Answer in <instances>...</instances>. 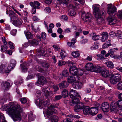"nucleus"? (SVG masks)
<instances>
[{
	"label": "nucleus",
	"instance_id": "1",
	"mask_svg": "<svg viewBox=\"0 0 122 122\" xmlns=\"http://www.w3.org/2000/svg\"><path fill=\"white\" fill-rule=\"evenodd\" d=\"M4 108L7 111L8 114L11 117L14 121L21 120L20 114L22 109L19 104H17L14 106L10 104L6 105L4 106Z\"/></svg>",
	"mask_w": 122,
	"mask_h": 122
},
{
	"label": "nucleus",
	"instance_id": "2",
	"mask_svg": "<svg viewBox=\"0 0 122 122\" xmlns=\"http://www.w3.org/2000/svg\"><path fill=\"white\" fill-rule=\"evenodd\" d=\"M42 99L41 98V99H35V104L40 109L43 108V111L45 108H46L49 105L48 103L46 101H44L42 100Z\"/></svg>",
	"mask_w": 122,
	"mask_h": 122
},
{
	"label": "nucleus",
	"instance_id": "3",
	"mask_svg": "<svg viewBox=\"0 0 122 122\" xmlns=\"http://www.w3.org/2000/svg\"><path fill=\"white\" fill-rule=\"evenodd\" d=\"M121 80V77L120 75L118 74H112L110 78V83L113 84H115Z\"/></svg>",
	"mask_w": 122,
	"mask_h": 122
},
{
	"label": "nucleus",
	"instance_id": "4",
	"mask_svg": "<svg viewBox=\"0 0 122 122\" xmlns=\"http://www.w3.org/2000/svg\"><path fill=\"white\" fill-rule=\"evenodd\" d=\"M121 80V77L120 75L118 74H112L110 78V83L113 84H115Z\"/></svg>",
	"mask_w": 122,
	"mask_h": 122
},
{
	"label": "nucleus",
	"instance_id": "5",
	"mask_svg": "<svg viewBox=\"0 0 122 122\" xmlns=\"http://www.w3.org/2000/svg\"><path fill=\"white\" fill-rule=\"evenodd\" d=\"M121 80V77L120 75L118 74H112L110 78V83L113 84H115Z\"/></svg>",
	"mask_w": 122,
	"mask_h": 122
},
{
	"label": "nucleus",
	"instance_id": "6",
	"mask_svg": "<svg viewBox=\"0 0 122 122\" xmlns=\"http://www.w3.org/2000/svg\"><path fill=\"white\" fill-rule=\"evenodd\" d=\"M107 8V12L108 14L110 16H114L116 14L117 8L115 6L111 4L108 5Z\"/></svg>",
	"mask_w": 122,
	"mask_h": 122
},
{
	"label": "nucleus",
	"instance_id": "7",
	"mask_svg": "<svg viewBox=\"0 0 122 122\" xmlns=\"http://www.w3.org/2000/svg\"><path fill=\"white\" fill-rule=\"evenodd\" d=\"M81 17L83 20L86 22H90L92 20L91 15L89 13H86L84 12L82 13Z\"/></svg>",
	"mask_w": 122,
	"mask_h": 122
},
{
	"label": "nucleus",
	"instance_id": "8",
	"mask_svg": "<svg viewBox=\"0 0 122 122\" xmlns=\"http://www.w3.org/2000/svg\"><path fill=\"white\" fill-rule=\"evenodd\" d=\"M93 14L95 15V17H98L102 14V15H103L105 14V13L104 12H102L101 11L100 12L99 7L96 5H93Z\"/></svg>",
	"mask_w": 122,
	"mask_h": 122
},
{
	"label": "nucleus",
	"instance_id": "9",
	"mask_svg": "<svg viewBox=\"0 0 122 122\" xmlns=\"http://www.w3.org/2000/svg\"><path fill=\"white\" fill-rule=\"evenodd\" d=\"M16 64V61L14 59L11 60L7 67L6 71L9 72L13 69L15 67Z\"/></svg>",
	"mask_w": 122,
	"mask_h": 122
},
{
	"label": "nucleus",
	"instance_id": "10",
	"mask_svg": "<svg viewBox=\"0 0 122 122\" xmlns=\"http://www.w3.org/2000/svg\"><path fill=\"white\" fill-rule=\"evenodd\" d=\"M43 112H46L47 117L51 119L53 116V114L55 113H56L57 111H55L54 112L53 110H49L48 109H44Z\"/></svg>",
	"mask_w": 122,
	"mask_h": 122
},
{
	"label": "nucleus",
	"instance_id": "11",
	"mask_svg": "<svg viewBox=\"0 0 122 122\" xmlns=\"http://www.w3.org/2000/svg\"><path fill=\"white\" fill-rule=\"evenodd\" d=\"M46 78L43 76L40 75L39 76L38 81L37 83L41 85H43L46 83Z\"/></svg>",
	"mask_w": 122,
	"mask_h": 122
},
{
	"label": "nucleus",
	"instance_id": "12",
	"mask_svg": "<svg viewBox=\"0 0 122 122\" xmlns=\"http://www.w3.org/2000/svg\"><path fill=\"white\" fill-rule=\"evenodd\" d=\"M84 107L83 104L81 102L75 106L74 108L75 112H79L81 109H83Z\"/></svg>",
	"mask_w": 122,
	"mask_h": 122
},
{
	"label": "nucleus",
	"instance_id": "13",
	"mask_svg": "<svg viewBox=\"0 0 122 122\" xmlns=\"http://www.w3.org/2000/svg\"><path fill=\"white\" fill-rule=\"evenodd\" d=\"M109 105L107 102H103L102 105V109L104 112H107L109 110Z\"/></svg>",
	"mask_w": 122,
	"mask_h": 122
},
{
	"label": "nucleus",
	"instance_id": "14",
	"mask_svg": "<svg viewBox=\"0 0 122 122\" xmlns=\"http://www.w3.org/2000/svg\"><path fill=\"white\" fill-rule=\"evenodd\" d=\"M70 97L71 98H74L77 97H80V96L79 94L76 91L73 89L71 90L70 91Z\"/></svg>",
	"mask_w": 122,
	"mask_h": 122
},
{
	"label": "nucleus",
	"instance_id": "15",
	"mask_svg": "<svg viewBox=\"0 0 122 122\" xmlns=\"http://www.w3.org/2000/svg\"><path fill=\"white\" fill-rule=\"evenodd\" d=\"M107 20L109 24L110 25H114L117 22V20L114 17V16L112 17H109L107 18Z\"/></svg>",
	"mask_w": 122,
	"mask_h": 122
},
{
	"label": "nucleus",
	"instance_id": "16",
	"mask_svg": "<svg viewBox=\"0 0 122 122\" xmlns=\"http://www.w3.org/2000/svg\"><path fill=\"white\" fill-rule=\"evenodd\" d=\"M10 94L7 92H5L4 93V95L1 98L0 100L1 103H3L7 101V99L9 98L10 97Z\"/></svg>",
	"mask_w": 122,
	"mask_h": 122
},
{
	"label": "nucleus",
	"instance_id": "17",
	"mask_svg": "<svg viewBox=\"0 0 122 122\" xmlns=\"http://www.w3.org/2000/svg\"><path fill=\"white\" fill-rule=\"evenodd\" d=\"M98 112V110L97 107H91L90 110L89 114L92 116H94L97 114Z\"/></svg>",
	"mask_w": 122,
	"mask_h": 122
},
{
	"label": "nucleus",
	"instance_id": "18",
	"mask_svg": "<svg viewBox=\"0 0 122 122\" xmlns=\"http://www.w3.org/2000/svg\"><path fill=\"white\" fill-rule=\"evenodd\" d=\"M82 83L79 81H77L73 83L72 86L74 88L79 89L82 86Z\"/></svg>",
	"mask_w": 122,
	"mask_h": 122
},
{
	"label": "nucleus",
	"instance_id": "19",
	"mask_svg": "<svg viewBox=\"0 0 122 122\" xmlns=\"http://www.w3.org/2000/svg\"><path fill=\"white\" fill-rule=\"evenodd\" d=\"M68 84L66 81H63L59 84V86L61 89L65 88L68 86Z\"/></svg>",
	"mask_w": 122,
	"mask_h": 122
},
{
	"label": "nucleus",
	"instance_id": "20",
	"mask_svg": "<svg viewBox=\"0 0 122 122\" xmlns=\"http://www.w3.org/2000/svg\"><path fill=\"white\" fill-rule=\"evenodd\" d=\"M77 71L76 67L74 66H71L69 68L70 73L72 75L76 74V72Z\"/></svg>",
	"mask_w": 122,
	"mask_h": 122
},
{
	"label": "nucleus",
	"instance_id": "21",
	"mask_svg": "<svg viewBox=\"0 0 122 122\" xmlns=\"http://www.w3.org/2000/svg\"><path fill=\"white\" fill-rule=\"evenodd\" d=\"M21 69L23 72L26 71L27 70V67L29 66L28 63L24 62L23 64H21Z\"/></svg>",
	"mask_w": 122,
	"mask_h": 122
},
{
	"label": "nucleus",
	"instance_id": "22",
	"mask_svg": "<svg viewBox=\"0 0 122 122\" xmlns=\"http://www.w3.org/2000/svg\"><path fill=\"white\" fill-rule=\"evenodd\" d=\"M76 80V78L73 76H70L67 78V82L70 83H72Z\"/></svg>",
	"mask_w": 122,
	"mask_h": 122
},
{
	"label": "nucleus",
	"instance_id": "23",
	"mask_svg": "<svg viewBox=\"0 0 122 122\" xmlns=\"http://www.w3.org/2000/svg\"><path fill=\"white\" fill-rule=\"evenodd\" d=\"M13 82H10V83L5 81L3 84V86L4 87L5 90H8L13 84Z\"/></svg>",
	"mask_w": 122,
	"mask_h": 122
},
{
	"label": "nucleus",
	"instance_id": "24",
	"mask_svg": "<svg viewBox=\"0 0 122 122\" xmlns=\"http://www.w3.org/2000/svg\"><path fill=\"white\" fill-rule=\"evenodd\" d=\"M102 37L101 40L102 42H105L108 39V33L106 32H103L102 34Z\"/></svg>",
	"mask_w": 122,
	"mask_h": 122
},
{
	"label": "nucleus",
	"instance_id": "25",
	"mask_svg": "<svg viewBox=\"0 0 122 122\" xmlns=\"http://www.w3.org/2000/svg\"><path fill=\"white\" fill-rule=\"evenodd\" d=\"M36 95L37 98L36 99H41V98H43V97L44 96L43 93L40 90H37L36 93Z\"/></svg>",
	"mask_w": 122,
	"mask_h": 122
},
{
	"label": "nucleus",
	"instance_id": "26",
	"mask_svg": "<svg viewBox=\"0 0 122 122\" xmlns=\"http://www.w3.org/2000/svg\"><path fill=\"white\" fill-rule=\"evenodd\" d=\"M24 33L27 39H31L33 38V35L29 31H25Z\"/></svg>",
	"mask_w": 122,
	"mask_h": 122
},
{
	"label": "nucleus",
	"instance_id": "27",
	"mask_svg": "<svg viewBox=\"0 0 122 122\" xmlns=\"http://www.w3.org/2000/svg\"><path fill=\"white\" fill-rule=\"evenodd\" d=\"M94 66L92 63H88L86 65L85 67L87 70L90 71L93 70Z\"/></svg>",
	"mask_w": 122,
	"mask_h": 122
},
{
	"label": "nucleus",
	"instance_id": "28",
	"mask_svg": "<svg viewBox=\"0 0 122 122\" xmlns=\"http://www.w3.org/2000/svg\"><path fill=\"white\" fill-rule=\"evenodd\" d=\"M42 91L44 93L46 97H47L49 95V92L50 90L49 88L45 87L42 89Z\"/></svg>",
	"mask_w": 122,
	"mask_h": 122
},
{
	"label": "nucleus",
	"instance_id": "29",
	"mask_svg": "<svg viewBox=\"0 0 122 122\" xmlns=\"http://www.w3.org/2000/svg\"><path fill=\"white\" fill-rule=\"evenodd\" d=\"M101 74L102 76L105 78L109 77L110 75L109 71L106 69L103 70Z\"/></svg>",
	"mask_w": 122,
	"mask_h": 122
},
{
	"label": "nucleus",
	"instance_id": "30",
	"mask_svg": "<svg viewBox=\"0 0 122 122\" xmlns=\"http://www.w3.org/2000/svg\"><path fill=\"white\" fill-rule=\"evenodd\" d=\"M107 66L110 68H113L114 67V64L111 61H108L105 63Z\"/></svg>",
	"mask_w": 122,
	"mask_h": 122
},
{
	"label": "nucleus",
	"instance_id": "31",
	"mask_svg": "<svg viewBox=\"0 0 122 122\" xmlns=\"http://www.w3.org/2000/svg\"><path fill=\"white\" fill-rule=\"evenodd\" d=\"M61 95L64 98H66L68 97V92L67 90L66 89H64L62 91Z\"/></svg>",
	"mask_w": 122,
	"mask_h": 122
},
{
	"label": "nucleus",
	"instance_id": "32",
	"mask_svg": "<svg viewBox=\"0 0 122 122\" xmlns=\"http://www.w3.org/2000/svg\"><path fill=\"white\" fill-rule=\"evenodd\" d=\"M15 26L18 27H20L22 25V23L21 21L18 19L13 23Z\"/></svg>",
	"mask_w": 122,
	"mask_h": 122
},
{
	"label": "nucleus",
	"instance_id": "33",
	"mask_svg": "<svg viewBox=\"0 0 122 122\" xmlns=\"http://www.w3.org/2000/svg\"><path fill=\"white\" fill-rule=\"evenodd\" d=\"M41 65L43 67L45 68L46 69H48L50 66L49 64L46 61H44L42 62L41 64Z\"/></svg>",
	"mask_w": 122,
	"mask_h": 122
},
{
	"label": "nucleus",
	"instance_id": "34",
	"mask_svg": "<svg viewBox=\"0 0 122 122\" xmlns=\"http://www.w3.org/2000/svg\"><path fill=\"white\" fill-rule=\"evenodd\" d=\"M90 108L88 106L85 107L83 110L84 114L85 115H87L89 113Z\"/></svg>",
	"mask_w": 122,
	"mask_h": 122
},
{
	"label": "nucleus",
	"instance_id": "35",
	"mask_svg": "<svg viewBox=\"0 0 122 122\" xmlns=\"http://www.w3.org/2000/svg\"><path fill=\"white\" fill-rule=\"evenodd\" d=\"M101 68L98 66H94L93 70V71L97 73L101 71Z\"/></svg>",
	"mask_w": 122,
	"mask_h": 122
},
{
	"label": "nucleus",
	"instance_id": "36",
	"mask_svg": "<svg viewBox=\"0 0 122 122\" xmlns=\"http://www.w3.org/2000/svg\"><path fill=\"white\" fill-rule=\"evenodd\" d=\"M29 42L33 46L36 45L38 44V41L35 39L29 41Z\"/></svg>",
	"mask_w": 122,
	"mask_h": 122
},
{
	"label": "nucleus",
	"instance_id": "37",
	"mask_svg": "<svg viewBox=\"0 0 122 122\" xmlns=\"http://www.w3.org/2000/svg\"><path fill=\"white\" fill-rule=\"evenodd\" d=\"M102 15V14L101 15H100L98 17H96L97 19V22L100 24H101V23L103 21L104 19L103 18L101 17V16Z\"/></svg>",
	"mask_w": 122,
	"mask_h": 122
},
{
	"label": "nucleus",
	"instance_id": "38",
	"mask_svg": "<svg viewBox=\"0 0 122 122\" xmlns=\"http://www.w3.org/2000/svg\"><path fill=\"white\" fill-rule=\"evenodd\" d=\"M80 52L79 51H74L72 53V55L75 58H76L79 56Z\"/></svg>",
	"mask_w": 122,
	"mask_h": 122
},
{
	"label": "nucleus",
	"instance_id": "39",
	"mask_svg": "<svg viewBox=\"0 0 122 122\" xmlns=\"http://www.w3.org/2000/svg\"><path fill=\"white\" fill-rule=\"evenodd\" d=\"M35 67L37 71L39 72L44 73L46 71L44 69L42 68L39 66L38 65L36 66Z\"/></svg>",
	"mask_w": 122,
	"mask_h": 122
},
{
	"label": "nucleus",
	"instance_id": "40",
	"mask_svg": "<svg viewBox=\"0 0 122 122\" xmlns=\"http://www.w3.org/2000/svg\"><path fill=\"white\" fill-rule=\"evenodd\" d=\"M72 103L74 104L78 103L80 102L79 99L77 97H76L74 98H72Z\"/></svg>",
	"mask_w": 122,
	"mask_h": 122
},
{
	"label": "nucleus",
	"instance_id": "41",
	"mask_svg": "<svg viewBox=\"0 0 122 122\" xmlns=\"http://www.w3.org/2000/svg\"><path fill=\"white\" fill-rule=\"evenodd\" d=\"M62 75L65 77H67L69 75L68 71L66 69L62 71Z\"/></svg>",
	"mask_w": 122,
	"mask_h": 122
},
{
	"label": "nucleus",
	"instance_id": "42",
	"mask_svg": "<svg viewBox=\"0 0 122 122\" xmlns=\"http://www.w3.org/2000/svg\"><path fill=\"white\" fill-rule=\"evenodd\" d=\"M83 73V72L82 70L81 69H77V71L76 72V75L77 76H82Z\"/></svg>",
	"mask_w": 122,
	"mask_h": 122
},
{
	"label": "nucleus",
	"instance_id": "43",
	"mask_svg": "<svg viewBox=\"0 0 122 122\" xmlns=\"http://www.w3.org/2000/svg\"><path fill=\"white\" fill-rule=\"evenodd\" d=\"M117 14L118 18L121 20H122V9L119 10L117 13Z\"/></svg>",
	"mask_w": 122,
	"mask_h": 122
},
{
	"label": "nucleus",
	"instance_id": "44",
	"mask_svg": "<svg viewBox=\"0 0 122 122\" xmlns=\"http://www.w3.org/2000/svg\"><path fill=\"white\" fill-rule=\"evenodd\" d=\"M51 119V122H57L58 121V117L56 116L53 115Z\"/></svg>",
	"mask_w": 122,
	"mask_h": 122
},
{
	"label": "nucleus",
	"instance_id": "45",
	"mask_svg": "<svg viewBox=\"0 0 122 122\" xmlns=\"http://www.w3.org/2000/svg\"><path fill=\"white\" fill-rule=\"evenodd\" d=\"M110 56L112 58L121 59V56H120L119 55L112 54Z\"/></svg>",
	"mask_w": 122,
	"mask_h": 122
},
{
	"label": "nucleus",
	"instance_id": "46",
	"mask_svg": "<svg viewBox=\"0 0 122 122\" xmlns=\"http://www.w3.org/2000/svg\"><path fill=\"white\" fill-rule=\"evenodd\" d=\"M111 110L112 111H114L116 110V107L115 103L112 102H111L110 105Z\"/></svg>",
	"mask_w": 122,
	"mask_h": 122
},
{
	"label": "nucleus",
	"instance_id": "47",
	"mask_svg": "<svg viewBox=\"0 0 122 122\" xmlns=\"http://www.w3.org/2000/svg\"><path fill=\"white\" fill-rule=\"evenodd\" d=\"M116 104L119 109L122 108V100H119L116 102Z\"/></svg>",
	"mask_w": 122,
	"mask_h": 122
},
{
	"label": "nucleus",
	"instance_id": "48",
	"mask_svg": "<svg viewBox=\"0 0 122 122\" xmlns=\"http://www.w3.org/2000/svg\"><path fill=\"white\" fill-rule=\"evenodd\" d=\"M66 53L64 51L61 50V51L60 56L61 59H63L65 58L66 56Z\"/></svg>",
	"mask_w": 122,
	"mask_h": 122
},
{
	"label": "nucleus",
	"instance_id": "49",
	"mask_svg": "<svg viewBox=\"0 0 122 122\" xmlns=\"http://www.w3.org/2000/svg\"><path fill=\"white\" fill-rule=\"evenodd\" d=\"M18 19V18L15 16V15L10 17L11 21L12 23Z\"/></svg>",
	"mask_w": 122,
	"mask_h": 122
},
{
	"label": "nucleus",
	"instance_id": "50",
	"mask_svg": "<svg viewBox=\"0 0 122 122\" xmlns=\"http://www.w3.org/2000/svg\"><path fill=\"white\" fill-rule=\"evenodd\" d=\"M122 32L120 30H118L117 33L116 34V36L120 39L122 38V35L121 34Z\"/></svg>",
	"mask_w": 122,
	"mask_h": 122
},
{
	"label": "nucleus",
	"instance_id": "51",
	"mask_svg": "<svg viewBox=\"0 0 122 122\" xmlns=\"http://www.w3.org/2000/svg\"><path fill=\"white\" fill-rule=\"evenodd\" d=\"M6 45L4 44L1 46V51L3 52H4L7 50V47Z\"/></svg>",
	"mask_w": 122,
	"mask_h": 122
},
{
	"label": "nucleus",
	"instance_id": "52",
	"mask_svg": "<svg viewBox=\"0 0 122 122\" xmlns=\"http://www.w3.org/2000/svg\"><path fill=\"white\" fill-rule=\"evenodd\" d=\"M118 50L117 48H114L109 50L108 51V52L110 53L111 54V55H112L116 51Z\"/></svg>",
	"mask_w": 122,
	"mask_h": 122
},
{
	"label": "nucleus",
	"instance_id": "53",
	"mask_svg": "<svg viewBox=\"0 0 122 122\" xmlns=\"http://www.w3.org/2000/svg\"><path fill=\"white\" fill-rule=\"evenodd\" d=\"M117 88L119 90H122V82L120 81L118 83L117 85Z\"/></svg>",
	"mask_w": 122,
	"mask_h": 122
},
{
	"label": "nucleus",
	"instance_id": "54",
	"mask_svg": "<svg viewBox=\"0 0 122 122\" xmlns=\"http://www.w3.org/2000/svg\"><path fill=\"white\" fill-rule=\"evenodd\" d=\"M62 98V96L61 95H56L54 97V99L55 101H57L61 99Z\"/></svg>",
	"mask_w": 122,
	"mask_h": 122
},
{
	"label": "nucleus",
	"instance_id": "55",
	"mask_svg": "<svg viewBox=\"0 0 122 122\" xmlns=\"http://www.w3.org/2000/svg\"><path fill=\"white\" fill-rule=\"evenodd\" d=\"M100 38V36H99L93 35L92 38L94 40L96 41L99 40Z\"/></svg>",
	"mask_w": 122,
	"mask_h": 122
},
{
	"label": "nucleus",
	"instance_id": "56",
	"mask_svg": "<svg viewBox=\"0 0 122 122\" xmlns=\"http://www.w3.org/2000/svg\"><path fill=\"white\" fill-rule=\"evenodd\" d=\"M46 109H48L49 110H50L54 108L55 107L54 106V104L49 105H48Z\"/></svg>",
	"mask_w": 122,
	"mask_h": 122
},
{
	"label": "nucleus",
	"instance_id": "57",
	"mask_svg": "<svg viewBox=\"0 0 122 122\" xmlns=\"http://www.w3.org/2000/svg\"><path fill=\"white\" fill-rule=\"evenodd\" d=\"M23 79L21 80L20 81H18L16 80L15 81V83L17 86H19L21 83L23 82Z\"/></svg>",
	"mask_w": 122,
	"mask_h": 122
},
{
	"label": "nucleus",
	"instance_id": "58",
	"mask_svg": "<svg viewBox=\"0 0 122 122\" xmlns=\"http://www.w3.org/2000/svg\"><path fill=\"white\" fill-rule=\"evenodd\" d=\"M20 101L22 103L24 104L26 103L27 102V100L26 99L25 97L20 98Z\"/></svg>",
	"mask_w": 122,
	"mask_h": 122
},
{
	"label": "nucleus",
	"instance_id": "59",
	"mask_svg": "<svg viewBox=\"0 0 122 122\" xmlns=\"http://www.w3.org/2000/svg\"><path fill=\"white\" fill-rule=\"evenodd\" d=\"M17 31V30L16 29H14L11 31V34L13 36H15L16 35Z\"/></svg>",
	"mask_w": 122,
	"mask_h": 122
},
{
	"label": "nucleus",
	"instance_id": "60",
	"mask_svg": "<svg viewBox=\"0 0 122 122\" xmlns=\"http://www.w3.org/2000/svg\"><path fill=\"white\" fill-rule=\"evenodd\" d=\"M76 13L74 10H70V15L72 16H74L75 15Z\"/></svg>",
	"mask_w": 122,
	"mask_h": 122
},
{
	"label": "nucleus",
	"instance_id": "61",
	"mask_svg": "<svg viewBox=\"0 0 122 122\" xmlns=\"http://www.w3.org/2000/svg\"><path fill=\"white\" fill-rule=\"evenodd\" d=\"M98 48V45H94L92 46L90 48L91 50H93L96 49Z\"/></svg>",
	"mask_w": 122,
	"mask_h": 122
},
{
	"label": "nucleus",
	"instance_id": "62",
	"mask_svg": "<svg viewBox=\"0 0 122 122\" xmlns=\"http://www.w3.org/2000/svg\"><path fill=\"white\" fill-rule=\"evenodd\" d=\"M44 11L47 13H49L51 12V10L50 8L46 7L44 9Z\"/></svg>",
	"mask_w": 122,
	"mask_h": 122
},
{
	"label": "nucleus",
	"instance_id": "63",
	"mask_svg": "<svg viewBox=\"0 0 122 122\" xmlns=\"http://www.w3.org/2000/svg\"><path fill=\"white\" fill-rule=\"evenodd\" d=\"M9 13V15L10 17H12L15 15V14L14 12L12 10H10Z\"/></svg>",
	"mask_w": 122,
	"mask_h": 122
},
{
	"label": "nucleus",
	"instance_id": "64",
	"mask_svg": "<svg viewBox=\"0 0 122 122\" xmlns=\"http://www.w3.org/2000/svg\"><path fill=\"white\" fill-rule=\"evenodd\" d=\"M46 34L45 32H42L41 34V36L42 39H45L46 37Z\"/></svg>",
	"mask_w": 122,
	"mask_h": 122
}]
</instances>
